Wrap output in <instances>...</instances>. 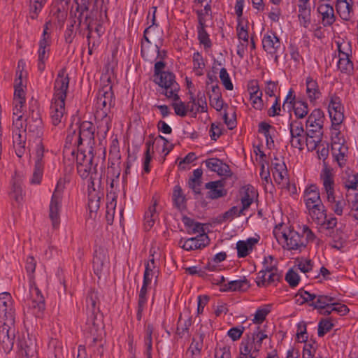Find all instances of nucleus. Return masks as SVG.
<instances>
[{
    "instance_id": "obj_1",
    "label": "nucleus",
    "mask_w": 358,
    "mask_h": 358,
    "mask_svg": "<svg viewBox=\"0 0 358 358\" xmlns=\"http://www.w3.org/2000/svg\"><path fill=\"white\" fill-rule=\"evenodd\" d=\"M15 309L8 292L0 294V343L6 352L13 348L15 338Z\"/></svg>"
},
{
    "instance_id": "obj_2",
    "label": "nucleus",
    "mask_w": 358,
    "mask_h": 358,
    "mask_svg": "<svg viewBox=\"0 0 358 358\" xmlns=\"http://www.w3.org/2000/svg\"><path fill=\"white\" fill-rule=\"evenodd\" d=\"M324 121V114L320 108L313 110L308 117L306 122V144L313 143L312 150L316 149L322 141Z\"/></svg>"
},
{
    "instance_id": "obj_3",
    "label": "nucleus",
    "mask_w": 358,
    "mask_h": 358,
    "mask_svg": "<svg viewBox=\"0 0 358 358\" xmlns=\"http://www.w3.org/2000/svg\"><path fill=\"white\" fill-rule=\"evenodd\" d=\"M101 81L103 85L99 90L96 104L97 108L102 110L103 118H105L106 122L108 123L110 120L107 116L108 111L115 106V96L112 90L110 76L108 74L103 75Z\"/></svg>"
},
{
    "instance_id": "obj_4",
    "label": "nucleus",
    "mask_w": 358,
    "mask_h": 358,
    "mask_svg": "<svg viewBox=\"0 0 358 358\" xmlns=\"http://www.w3.org/2000/svg\"><path fill=\"white\" fill-rule=\"evenodd\" d=\"M320 178L322 180L324 190L327 193V199L328 202L334 203V206L331 207L334 212L338 215H341L343 214V210L346 203L344 199L336 201L334 196V174L332 169L328 168L326 165L324 169H322Z\"/></svg>"
},
{
    "instance_id": "obj_5",
    "label": "nucleus",
    "mask_w": 358,
    "mask_h": 358,
    "mask_svg": "<svg viewBox=\"0 0 358 358\" xmlns=\"http://www.w3.org/2000/svg\"><path fill=\"white\" fill-rule=\"evenodd\" d=\"M277 241L282 244L283 249L287 250H297L300 252L306 248L307 243L297 231L289 229L288 231H273Z\"/></svg>"
},
{
    "instance_id": "obj_6",
    "label": "nucleus",
    "mask_w": 358,
    "mask_h": 358,
    "mask_svg": "<svg viewBox=\"0 0 358 358\" xmlns=\"http://www.w3.org/2000/svg\"><path fill=\"white\" fill-rule=\"evenodd\" d=\"M295 299L296 303L300 305L310 302L309 306L314 307L315 309L329 308L331 303L334 301V298L331 296L311 294L303 288L298 291L295 295Z\"/></svg>"
},
{
    "instance_id": "obj_7",
    "label": "nucleus",
    "mask_w": 358,
    "mask_h": 358,
    "mask_svg": "<svg viewBox=\"0 0 358 358\" xmlns=\"http://www.w3.org/2000/svg\"><path fill=\"white\" fill-rule=\"evenodd\" d=\"M63 189L62 182L60 180L58 181L50 203L49 217L54 228H57L59 224V210L62 206Z\"/></svg>"
},
{
    "instance_id": "obj_8",
    "label": "nucleus",
    "mask_w": 358,
    "mask_h": 358,
    "mask_svg": "<svg viewBox=\"0 0 358 358\" xmlns=\"http://www.w3.org/2000/svg\"><path fill=\"white\" fill-rule=\"evenodd\" d=\"M69 80L70 78L68 73H66V68L63 67L58 71L54 83L53 100H66L69 86Z\"/></svg>"
},
{
    "instance_id": "obj_9",
    "label": "nucleus",
    "mask_w": 358,
    "mask_h": 358,
    "mask_svg": "<svg viewBox=\"0 0 358 358\" xmlns=\"http://www.w3.org/2000/svg\"><path fill=\"white\" fill-rule=\"evenodd\" d=\"M79 132L77 135L76 142L78 147L85 143L92 149V146L94 143V131L95 127L92 122L89 121L83 122L78 127Z\"/></svg>"
},
{
    "instance_id": "obj_10",
    "label": "nucleus",
    "mask_w": 358,
    "mask_h": 358,
    "mask_svg": "<svg viewBox=\"0 0 358 358\" xmlns=\"http://www.w3.org/2000/svg\"><path fill=\"white\" fill-rule=\"evenodd\" d=\"M210 238L206 233H201L195 237L189 238L185 241L180 239L179 244L185 250H201L210 244Z\"/></svg>"
},
{
    "instance_id": "obj_11",
    "label": "nucleus",
    "mask_w": 358,
    "mask_h": 358,
    "mask_svg": "<svg viewBox=\"0 0 358 358\" xmlns=\"http://www.w3.org/2000/svg\"><path fill=\"white\" fill-rule=\"evenodd\" d=\"M30 294L31 299L29 307L34 310L35 315L40 317L45 308V299L34 282L30 285Z\"/></svg>"
},
{
    "instance_id": "obj_12",
    "label": "nucleus",
    "mask_w": 358,
    "mask_h": 358,
    "mask_svg": "<svg viewBox=\"0 0 358 358\" xmlns=\"http://www.w3.org/2000/svg\"><path fill=\"white\" fill-rule=\"evenodd\" d=\"M24 121L25 127L24 130L26 132L28 131L36 136H41L43 130V122L38 110L30 109L29 115L24 119Z\"/></svg>"
},
{
    "instance_id": "obj_13",
    "label": "nucleus",
    "mask_w": 358,
    "mask_h": 358,
    "mask_svg": "<svg viewBox=\"0 0 358 358\" xmlns=\"http://www.w3.org/2000/svg\"><path fill=\"white\" fill-rule=\"evenodd\" d=\"M17 348L20 355L24 358H37L36 343L34 339L30 338L29 335H23L19 338Z\"/></svg>"
},
{
    "instance_id": "obj_14",
    "label": "nucleus",
    "mask_w": 358,
    "mask_h": 358,
    "mask_svg": "<svg viewBox=\"0 0 358 358\" xmlns=\"http://www.w3.org/2000/svg\"><path fill=\"white\" fill-rule=\"evenodd\" d=\"M43 154H44V146L41 142H39L36 145V159L35 162L33 176L31 180V183H32V184H39L41 182L42 176H43Z\"/></svg>"
},
{
    "instance_id": "obj_15",
    "label": "nucleus",
    "mask_w": 358,
    "mask_h": 358,
    "mask_svg": "<svg viewBox=\"0 0 358 358\" xmlns=\"http://www.w3.org/2000/svg\"><path fill=\"white\" fill-rule=\"evenodd\" d=\"M343 108L341 106L340 98L336 96H332L329 104V113L334 124H340L343 119Z\"/></svg>"
},
{
    "instance_id": "obj_16",
    "label": "nucleus",
    "mask_w": 358,
    "mask_h": 358,
    "mask_svg": "<svg viewBox=\"0 0 358 358\" xmlns=\"http://www.w3.org/2000/svg\"><path fill=\"white\" fill-rule=\"evenodd\" d=\"M50 117L52 123L57 126L62 122L65 113V101L52 100L50 106Z\"/></svg>"
},
{
    "instance_id": "obj_17",
    "label": "nucleus",
    "mask_w": 358,
    "mask_h": 358,
    "mask_svg": "<svg viewBox=\"0 0 358 358\" xmlns=\"http://www.w3.org/2000/svg\"><path fill=\"white\" fill-rule=\"evenodd\" d=\"M317 11L322 16V23L324 27L331 26L336 21L334 8L330 4H320L317 7Z\"/></svg>"
},
{
    "instance_id": "obj_18",
    "label": "nucleus",
    "mask_w": 358,
    "mask_h": 358,
    "mask_svg": "<svg viewBox=\"0 0 358 358\" xmlns=\"http://www.w3.org/2000/svg\"><path fill=\"white\" fill-rule=\"evenodd\" d=\"M262 46L264 50L268 54L274 55L280 48V41L276 34L272 32L271 34H265L262 38Z\"/></svg>"
},
{
    "instance_id": "obj_19",
    "label": "nucleus",
    "mask_w": 358,
    "mask_h": 358,
    "mask_svg": "<svg viewBox=\"0 0 358 358\" xmlns=\"http://www.w3.org/2000/svg\"><path fill=\"white\" fill-rule=\"evenodd\" d=\"M205 187L209 189L207 193L208 199H217L227 195V190L224 188L223 182L221 180L207 182Z\"/></svg>"
},
{
    "instance_id": "obj_20",
    "label": "nucleus",
    "mask_w": 358,
    "mask_h": 358,
    "mask_svg": "<svg viewBox=\"0 0 358 358\" xmlns=\"http://www.w3.org/2000/svg\"><path fill=\"white\" fill-rule=\"evenodd\" d=\"M338 48L339 57L337 62L338 69L341 73L350 75L354 71V66L352 62L350 59V55L341 50L340 45H338Z\"/></svg>"
},
{
    "instance_id": "obj_21",
    "label": "nucleus",
    "mask_w": 358,
    "mask_h": 358,
    "mask_svg": "<svg viewBox=\"0 0 358 358\" xmlns=\"http://www.w3.org/2000/svg\"><path fill=\"white\" fill-rule=\"evenodd\" d=\"M304 199L307 208L314 207L317 204L322 203L320 199L319 189L315 185H311L306 189L304 192Z\"/></svg>"
},
{
    "instance_id": "obj_22",
    "label": "nucleus",
    "mask_w": 358,
    "mask_h": 358,
    "mask_svg": "<svg viewBox=\"0 0 358 358\" xmlns=\"http://www.w3.org/2000/svg\"><path fill=\"white\" fill-rule=\"evenodd\" d=\"M205 162L209 169L217 172L220 176H229L230 173L229 166L217 158H210L206 159Z\"/></svg>"
},
{
    "instance_id": "obj_23",
    "label": "nucleus",
    "mask_w": 358,
    "mask_h": 358,
    "mask_svg": "<svg viewBox=\"0 0 358 358\" xmlns=\"http://www.w3.org/2000/svg\"><path fill=\"white\" fill-rule=\"evenodd\" d=\"M352 0H337L336 8L341 19L348 21L352 12Z\"/></svg>"
},
{
    "instance_id": "obj_24",
    "label": "nucleus",
    "mask_w": 358,
    "mask_h": 358,
    "mask_svg": "<svg viewBox=\"0 0 358 358\" xmlns=\"http://www.w3.org/2000/svg\"><path fill=\"white\" fill-rule=\"evenodd\" d=\"M99 302V296L97 292L94 289L89 291L86 297L87 310L91 313L90 318L94 322L96 314L99 312V307L96 306Z\"/></svg>"
},
{
    "instance_id": "obj_25",
    "label": "nucleus",
    "mask_w": 358,
    "mask_h": 358,
    "mask_svg": "<svg viewBox=\"0 0 358 358\" xmlns=\"http://www.w3.org/2000/svg\"><path fill=\"white\" fill-rule=\"evenodd\" d=\"M69 0H57L51 10H55L53 13V15L55 16L59 23L63 24L67 16V13L65 10H68Z\"/></svg>"
},
{
    "instance_id": "obj_26",
    "label": "nucleus",
    "mask_w": 358,
    "mask_h": 358,
    "mask_svg": "<svg viewBox=\"0 0 358 358\" xmlns=\"http://www.w3.org/2000/svg\"><path fill=\"white\" fill-rule=\"evenodd\" d=\"M152 204L149 206L148 211L145 213L144 217V226L146 231H149L154 225L158 215L156 211V206H157V199L152 197Z\"/></svg>"
},
{
    "instance_id": "obj_27",
    "label": "nucleus",
    "mask_w": 358,
    "mask_h": 358,
    "mask_svg": "<svg viewBox=\"0 0 358 358\" xmlns=\"http://www.w3.org/2000/svg\"><path fill=\"white\" fill-rule=\"evenodd\" d=\"M309 215L318 224H322L325 222L327 210L322 203L317 204L314 207L308 208Z\"/></svg>"
},
{
    "instance_id": "obj_28",
    "label": "nucleus",
    "mask_w": 358,
    "mask_h": 358,
    "mask_svg": "<svg viewBox=\"0 0 358 358\" xmlns=\"http://www.w3.org/2000/svg\"><path fill=\"white\" fill-rule=\"evenodd\" d=\"M107 262V257L103 250H96L93 258V269L96 275H99Z\"/></svg>"
},
{
    "instance_id": "obj_29",
    "label": "nucleus",
    "mask_w": 358,
    "mask_h": 358,
    "mask_svg": "<svg viewBox=\"0 0 358 358\" xmlns=\"http://www.w3.org/2000/svg\"><path fill=\"white\" fill-rule=\"evenodd\" d=\"M240 193L242 195L241 198V210H245L253 203L255 197L254 187L251 185L245 186Z\"/></svg>"
},
{
    "instance_id": "obj_30",
    "label": "nucleus",
    "mask_w": 358,
    "mask_h": 358,
    "mask_svg": "<svg viewBox=\"0 0 358 358\" xmlns=\"http://www.w3.org/2000/svg\"><path fill=\"white\" fill-rule=\"evenodd\" d=\"M159 47L157 45L144 47L141 43V55L143 58L150 63L154 62L160 55Z\"/></svg>"
},
{
    "instance_id": "obj_31",
    "label": "nucleus",
    "mask_w": 358,
    "mask_h": 358,
    "mask_svg": "<svg viewBox=\"0 0 358 358\" xmlns=\"http://www.w3.org/2000/svg\"><path fill=\"white\" fill-rule=\"evenodd\" d=\"M182 221L187 228V231L189 234H194L199 233H205L203 224L196 222L194 220L185 215L182 218Z\"/></svg>"
},
{
    "instance_id": "obj_32",
    "label": "nucleus",
    "mask_w": 358,
    "mask_h": 358,
    "mask_svg": "<svg viewBox=\"0 0 358 358\" xmlns=\"http://www.w3.org/2000/svg\"><path fill=\"white\" fill-rule=\"evenodd\" d=\"M249 286L248 280L244 278L241 280H232L224 284L222 290L224 292L245 291L249 287Z\"/></svg>"
},
{
    "instance_id": "obj_33",
    "label": "nucleus",
    "mask_w": 358,
    "mask_h": 358,
    "mask_svg": "<svg viewBox=\"0 0 358 358\" xmlns=\"http://www.w3.org/2000/svg\"><path fill=\"white\" fill-rule=\"evenodd\" d=\"M77 171L78 174L83 178H87L90 175H97V163L94 164V162H90L81 165L77 166Z\"/></svg>"
},
{
    "instance_id": "obj_34",
    "label": "nucleus",
    "mask_w": 358,
    "mask_h": 358,
    "mask_svg": "<svg viewBox=\"0 0 358 358\" xmlns=\"http://www.w3.org/2000/svg\"><path fill=\"white\" fill-rule=\"evenodd\" d=\"M173 201L175 206L180 210L186 208V199L180 185H176L173 192Z\"/></svg>"
},
{
    "instance_id": "obj_35",
    "label": "nucleus",
    "mask_w": 358,
    "mask_h": 358,
    "mask_svg": "<svg viewBox=\"0 0 358 358\" xmlns=\"http://www.w3.org/2000/svg\"><path fill=\"white\" fill-rule=\"evenodd\" d=\"M306 92L310 101L317 99L321 94L317 83L310 77L306 79Z\"/></svg>"
},
{
    "instance_id": "obj_36",
    "label": "nucleus",
    "mask_w": 358,
    "mask_h": 358,
    "mask_svg": "<svg viewBox=\"0 0 358 358\" xmlns=\"http://www.w3.org/2000/svg\"><path fill=\"white\" fill-rule=\"evenodd\" d=\"M303 134L304 131H300V129L299 130L297 129H292V131H290V144L292 147L298 148L299 150H302L303 149Z\"/></svg>"
},
{
    "instance_id": "obj_37",
    "label": "nucleus",
    "mask_w": 358,
    "mask_h": 358,
    "mask_svg": "<svg viewBox=\"0 0 358 358\" xmlns=\"http://www.w3.org/2000/svg\"><path fill=\"white\" fill-rule=\"evenodd\" d=\"M310 8L308 4H299L298 17L302 26L307 28L310 23Z\"/></svg>"
},
{
    "instance_id": "obj_38",
    "label": "nucleus",
    "mask_w": 358,
    "mask_h": 358,
    "mask_svg": "<svg viewBox=\"0 0 358 358\" xmlns=\"http://www.w3.org/2000/svg\"><path fill=\"white\" fill-rule=\"evenodd\" d=\"M155 82L163 88H167L169 84L176 82L175 75L169 71H164L155 76Z\"/></svg>"
},
{
    "instance_id": "obj_39",
    "label": "nucleus",
    "mask_w": 358,
    "mask_h": 358,
    "mask_svg": "<svg viewBox=\"0 0 358 358\" xmlns=\"http://www.w3.org/2000/svg\"><path fill=\"white\" fill-rule=\"evenodd\" d=\"M157 138H154L152 135L149 136V139L146 141V150L145 152V160L143 163V170L145 173H149L150 169V162L151 161L152 157L150 155V148H152V152H153L154 144L156 143Z\"/></svg>"
},
{
    "instance_id": "obj_40",
    "label": "nucleus",
    "mask_w": 358,
    "mask_h": 358,
    "mask_svg": "<svg viewBox=\"0 0 358 358\" xmlns=\"http://www.w3.org/2000/svg\"><path fill=\"white\" fill-rule=\"evenodd\" d=\"M293 108L294 115L297 118L302 119L305 117L308 113V103L301 101H296L294 102L292 106Z\"/></svg>"
},
{
    "instance_id": "obj_41",
    "label": "nucleus",
    "mask_w": 358,
    "mask_h": 358,
    "mask_svg": "<svg viewBox=\"0 0 358 358\" xmlns=\"http://www.w3.org/2000/svg\"><path fill=\"white\" fill-rule=\"evenodd\" d=\"M243 339L245 342L250 343L253 352L257 354L260 350L263 340L255 331L250 335H247V338Z\"/></svg>"
},
{
    "instance_id": "obj_42",
    "label": "nucleus",
    "mask_w": 358,
    "mask_h": 358,
    "mask_svg": "<svg viewBox=\"0 0 358 358\" xmlns=\"http://www.w3.org/2000/svg\"><path fill=\"white\" fill-rule=\"evenodd\" d=\"M193 64H194V71L197 76H201L203 74V68L205 67V63L202 55L199 52H194L193 55Z\"/></svg>"
},
{
    "instance_id": "obj_43",
    "label": "nucleus",
    "mask_w": 358,
    "mask_h": 358,
    "mask_svg": "<svg viewBox=\"0 0 358 358\" xmlns=\"http://www.w3.org/2000/svg\"><path fill=\"white\" fill-rule=\"evenodd\" d=\"M244 211L245 210H241V208L238 209L237 206H232L227 211L223 213L222 216L218 217L219 222H225L229 220H231L235 217H239L241 215H244Z\"/></svg>"
},
{
    "instance_id": "obj_44",
    "label": "nucleus",
    "mask_w": 358,
    "mask_h": 358,
    "mask_svg": "<svg viewBox=\"0 0 358 358\" xmlns=\"http://www.w3.org/2000/svg\"><path fill=\"white\" fill-rule=\"evenodd\" d=\"M204 334L201 333L196 338H193L192 342L189 348V351H191L192 355H199L201 350L203 348V342Z\"/></svg>"
},
{
    "instance_id": "obj_45",
    "label": "nucleus",
    "mask_w": 358,
    "mask_h": 358,
    "mask_svg": "<svg viewBox=\"0 0 358 358\" xmlns=\"http://www.w3.org/2000/svg\"><path fill=\"white\" fill-rule=\"evenodd\" d=\"M101 196L99 194H92L88 195V208L90 210V216H92V213H96L100 206Z\"/></svg>"
},
{
    "instance_id": "obj_46",
    "label": "nucleus",
    "mask_w": 358,
    "mask_h": 358,
    "mask_svg": "<svg viewBox=\"0 0 358 358\" xmlns=\"http://www.w3.org/2000/svg\"><path fill=\"white\" fill-rule=\"evenodd\" d=\"M147 289L148 286L142 285L141 289L139 292V297L138 301V311H137V317L138 320H140L141 319V314L143 310L144 306L147 302Z\"/></svg>"
},
{
    "instance_id": "obj_47",
    "label": "nucleus",
    "mask_w": 358,
    "mask_h": 358,
    "mask_svg": "<svg viewBox=\"0 0 358 358\" xmlns=\"http://www.w3.org/2000/svg\"><path fill=\"white\" fill-rule=\"evenodd\" d=\"M47 0H30V14L32 19L38 17V13L42 10Z\"/></svg>"
},
{
    "instance_id": "obj_48",
    "label": "nucleus",
    "mask_w": 358,
    "mask_h": 358,
    "mask_svg": "<svg viewBox=\"0 0 358 358\" xmlns=\"http://www.w3.org/2000/svg\"><path fill=\"white\" fill-rule=\"evenodd\" d=\"M272 166H273V175L276 182L280 183L284 179V173L285 165L284 163L280 164V162H273Z\"/></svg>"
},
{
    "instance_id": "obj_49",
    "label": "nucleus",
    "mask_w": 358,
    "mask_h": 358,
    "mask_svg": "<svg viewBox=\"0 0 358 358\" xmlns=\"http://www.w3.org/2000/svg\"><path fill=\"white\" fill-rule=\"evenodd\" d=\"M206 27H197L198 40L201 44L203 45L205 48H210L212 46V43Z\"/></svg>"
},
{
    "instance_id": "obj_50",
    "label": "nucleus",
    "mask_w": 358,
    "mask_h": 358,
    "mask_svg": "<svg viewBox=\"0 0 358 358\" xmlns=\"http://www.w3.org/2000/svg\"><path fill=\"white\" fill-rule=\"evenodd\" d=\"M179 85L176 82L169 84L167 88H164L165 91L162 92L168 99H173L174 101L180 100V96L178 94L179 90Z\"/></svg>"
},
{
    "instance_id": "obj_51",
    "label": "nucleus",
    "mask_w": 358,
    "mask_h": 358,
    "mask_svg": "<svg viewBox=\"0 0 358 358\" xmlns=\"http://www.w3.org/2000/svg\"><path fill=\"white\" fill-rule=\"evenodd\" d=\"M94 158L93 155V152L91 150L88 151V154L86 155L85 151H83L81 149H78V152L76 155V163L78 165H81V164H85L90 162H94Z\"/></svg>"
},
{
    "instance_id": "obj_52",
    "label": "nucleus",
    "mask_w": 358,
    "mask_h": 358,
    "mask_svg": "<svg viewBox=\"0 0 358 358\" xmlns=\"http://www.w3.org/2000/svg\"><path fill=\"white\" fill-rule=\"evenodd\" d=\"M22 80L21 74L16 78L15 81L14 100L25 101V93L22 87Z\"/></svg>"
},
{
    "instance_id": "obj_53",
    "label": "nucleus",
    "mask_w": 358,
    "mask_h": 358,
    "mask_svg": "<svg viewBox=\"0 0 358 358\" xmlns=\"http://www.w3.org/2000/svg\"><path fill=\"white\" fill-rule=\"evenodd\" d=\"M341 133L338 132L336 135L332 138L331 142V150L333 152H336V151L340 152L343 148H348V147L345 144V140L343 138L340 137Z\"/></svg>"
},
{
    "instance_id": "obj_54",
    "label": "nucleus",
    "mask_w": 358,
    "mask_h": 358,
    "mask_svg": "<svg viewBox=\"0 0 358 358\" xmlns=\"http://www.w3.org/2000/svg\"><path fill=\"white\" fill-rule=\"evenodd\" d=\"M270 308L271 306L267 305L264 308L257 309L252 320L253 322L255 324H262L266 319V315L270 313Z\"/></svg>"
},
{
    "instance_id": "obj_55",
    "label": "nucleus",
    "mask_w": 358,
    "mask_h": 358,
    "mask_svg": "<svg viewBox=\"0 0 358 358\" xmlns=\"http://www.w3.org/2000/svg\"><path fill=\"white\" fill-rule=\"evenodd\" d=\"M334 327V324L328 319H322L318 324V336L322 337Z\"/></svg>"
},
{
    "instance_id": "obj_56",
    "label": "nucleus",
    "mask_w": 358,
    "mask_h": 358,
    "mask_svg": "<svg viewBox=\"0 0 358 358\" xmlns=\"http://www.w3.org/2000/svg\"><path fill=\"white\" fill-rule=\"evenodd\" d=\"M285 279L289 285L292 288L296 287L300 281V277L299 274L292 268L287 271Z\"/></svg>"
},
{
    "instance_id": "obj_57",
    "label": "nucleus",
    "mask_w": 358,
    "mask_h": 358,
    "mask_svg": "<svg viewBox=\"0 0 358 358\" xmlns=\"http://www.w3.org/2000/svg\"><path fill=\"white\" fill-rule=\"evenodd\" d=\"M220 78L222 83L227 90H233V84L231 81L229 75L225 68H222L220 71Z\"/></svg>"
},
{
    "instance_id": "obj_58",
    "label": "nucleus",
    "mask_w": 358,
    "mask_h": 358,
    "mask_svg": "<svg viewBox=\"0 0 358 358\" xmlns=\"http://www.w3.org/2000/svg\"><path fill=\"white\" fill-rule=\"evenodd\" d=\"M273 261L274 258L272 255L265 257L263 262V270H264L267 273L278 271L277 268V264H273Z\"/></svg>"
},
{
    "instance_id": "obj_59",
    "label": "nucleus",
    "mask_w": 358,
    "mask_h": 358,
    "mask_svg": "<svg viewBox=\"0 0 358 358\" xmlns=\"http://www.w3.org/2000/svg\"><path fill=\"white\" fill-rule=\"evenodd\" d=\"M13 139L14 146L24 145L26 142L25 130H19V132H17L15 130H13Z\"/></svg>"
},
{
    "instance_id": "obj_60",
    "label": "nucleus",
    "mask_w": 358,
    "mask_h": 358,
    "mask_svg": "<svg viewBox=\"0 0 358 358\" xmlns=\"http://www.w3.org/2000/svg\"><path fill=\"white\" fill-rule=\"evenodd\" d=\"M238 38L241 41H243L244 43H248V31L242 24V20H238V25L236 27Z\"/></svg>"
},
{
    "instance_id": "obj_61",
    "label": "nucleus",
    "mask_w": 358,
    "mask_h": 358,
    "mask_svg": "<svg viewBox=\"0 0 358 358\" xmlns=\"http://www.w3.org/2000/svg\"><path fill=\"white\" fill-rule=\"evenodd\" d=\"M154 331L152 324H148L145 329V345L146 349L152 350V335Z\"/></svg>"
},
{
    "instance_id": "obj_62",
    "label": "nucleus",
    "mask_w": 358,
    "mask_h": 358,
    "mask_svg": "<svg viewBox=\"0 0 358 358\" xmlns=\"http://www.w3.org/2000/svg\"><path fill=\"white\" fill-rule=\"evenodd\" d=\"M172 106L174 108L175 113L177 115L185 117L187 115L189 108V104L186 106L182 101H180L179 103H173Z\"/></svg>"
},
{
    "instance_id": "obj_63",
    "label": "nucleus",
    "mask_w": 358,
    "mask_h": 358,
    "mask_svg": "<svg viewBox=\"0 0 358 358\" xmlns=\"http://www.w3.org/2000/svg\"><path fill=\"white\" fill-rule=\"evenodd\" d=\"M252 352L250 343L243 339L240 345V358H247Z\"/></svg>"
},
{
    "instance_id": "obj_64",
    "label": "nucleus",
    "mask_w": 358,
    "mask_h": 358,
    "mask_svg": "<svg viewBox=\"0 0 358 358\" xmlns=\"http://www.w3.org/2000/svg\"><path fill=\"white\" fill-rule=\"evenodd\" d=\"M236 249L238 257L240 258L245 257L248 254L250 249L247 245V243L244 241H239L236 243Z\"/></svg>"
}]
</instances>
